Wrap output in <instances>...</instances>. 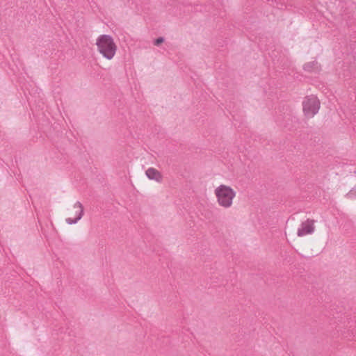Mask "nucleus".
Segmentation results:
<instances>
[{"mask_svg":"<svg viewBox=\"0 0 356 356\" xmlns=\"http://www.w3.org/2000/svg\"><path fill=\"white\" fill-rule=\"evenodd\" d=\"M236 190L230 185L220 184L213 190L216 202L218 207L228 209L231 208L236 197Z\"/></svg>","mask_w":356,"mask_h":356,"instance_id":"f257e3e1","label":"nucleus"},{"mask_svg":"<svg viewBox=\"0 0 356 356\" xmlns=\"http://www.w3.org/2000/svg\"><path fill=\"white\" fill-rule=\"evenodd\" d=\"M97 50L104 58L112 60L117 52L118 47L110 35H99L95 40Z\"/></svg>","mask_w":356,"mask_h":356,"instance_id":"f03ea898","label":"nucleus"},{"mask_svg":"<svg viewBox=\"0 0 356 356\" xmlns=\"http://www.w3.org/2000/svg\"><path fill=\"white\" fill-rule=\"evenodd\" d=\"M302 112L307 118H314L321 108V102L317 96L311 95L304 97L302 102Z\"/></svg>","mask_w":356,"mask_h":356,"instance_id":"7ed1b4c3","label":"nucleus"},{"mask_svg":"<svg viewBox=\"0 0 356 356\" xmlns=\"http://www.w3.org/2000/svg\"><path fill=\"white\" fill-rule=\"evenodd\" d=\"M83 209L80 202L74 203L67 209L66 222L69 224L76 223L83 216Z\"/></svg>","mask_w":356,"mask_h":356,"instance_id":"20e7f679","label":"nucleus"},{"mask_svg":"<svg viewBox=\"0 0 356 356\" xmlns=\"http://www.w3.org/2000/svg\"><path fill=\"white\" fill-rule=\"evenodd\" d=\"M314 231V224L312 220H306L302 222L298 229V236L302 237L307 234L313 233Z\"/></svg>","mask_w":356,"mask_h":356,"instance_id":"39448f33","label":"nucleus"},{"mask_svg":"<svg viewBox=\"0 0 356 356\" xmlns=\"http://www.w3.org/2000/svg\"><path fill=\"white\" fill-rule=\"evenodd\" d=\"M146 176L152 180H154L157 182H161L163 181V175L158 170L154 168H149L145 171Z\"/></svg>","mask_w":356,"mask_h":356,"instance_id":"423d86ee","label":"nucleus"},{"mask_svg":"<svg viewBox=\"0 0 356 356\" xmlns=\"http://www.w3.org/2000/svg\"><path fill=\"white\" fill-rule=\"evenodd\" d=\"M163 42V38H157V39L154 41V44H155V45H159V44H161Z\"/></svg>","mask_w":356,"mask_h":356,"instance_id":"0eeeda50","label":"nucleus"}]
</instances>
